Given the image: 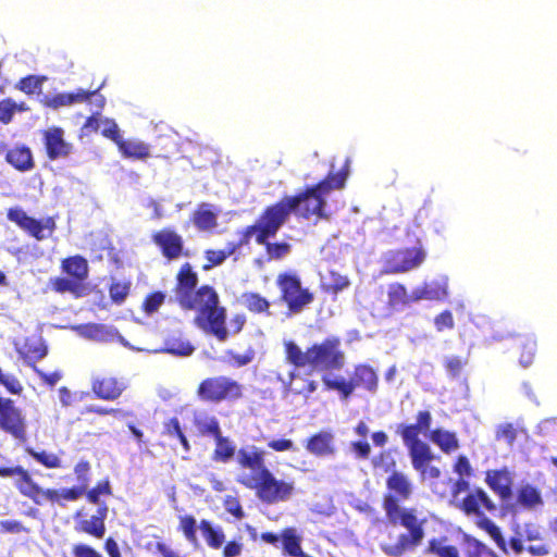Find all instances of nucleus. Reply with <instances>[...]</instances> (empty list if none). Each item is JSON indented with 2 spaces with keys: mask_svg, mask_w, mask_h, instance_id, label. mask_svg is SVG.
<instances>
[{
  "mask_svg": "<svg viewBox=\"0 0 557 557\" xmlns=\"http://www.w3.org/2000/svg\"><path fill=\"white\" fill-rule=\"evenodd\" d=\"M199 528L210 547L218 549L225 542V535L220 527H213L209 521L202 520Z\"/></svg>",
  "mask_w": 557,
  "mask_h": 557,
  "instance_id": "473e14b6",
  "label": "nucleus"
},
{
  "mask_svg": "<svg viewBox=\"0 0 557 557\" xmlns=\"http://www.w3.org/2000/svg\"><path fill=\"white\" fill-rule=\"evenodd\" d=\"M18 352L26 359H40L46 356L47 350L42 347L41 343L38 341L35 343L34 350L29 349H18Z\"/></svg>",
  "mask_w": 557,
  "mask_h": 557,
  "instance_id": "bf43d9fd",
  "label": "nucleus"
},
{
  "mask_svg": "<svg viewBox=\"0 0 557 557\" xmlns=\"http://www.w3.org/2000/svg\"><path fill=\"white\" fill-rule=\"evenodd\" d=\"M218 212L208 203H202L195 211L193 222L200 231H210L216 226Z\"/></svg>",
  "mask_w": 557,
  "mask_h": 557,
  "instance_id": "5701e85b",
  "label": "nucleus"
},
{
  "mask_svg": "<svg viewBox=\"0 0 557 557\" xmlns=\"http://www.w3.org/2000/svg\"><path fill=\"white\" fill-rule=\"evenodd\" d=\"M100 131L103 136L112 139L115 144L122 138L117 124L113 120L102 119L100 120Z\"/></svg>",
  "mask_w": 557,
  "mask_h": 557,
  "instance_id": "79ce46f5",
  "label": "nucleus"
},
{
  "mask_svg": "<svg viewBox=\"0 0 557 557\" xmlns=\"http://www.w3.org/2000/svg\"><path fill=\"white\" fill-rule=\"evenodd\" d=\"M129 286L126 283H113L110 287V296L116 301L121 302L124 300L126 295L128 294Z\"/></svg>",
  "mask_w": 557,
  "mask_h": 557,
  "instance_id": "864d4df0",
  "label": "nucleus"
},
{
  "mask_svg": "<svg viewBox=\"0 0 557 557\" xmlns=\"http://www.w3.org/2000/svg\"><path fill=\"white\" fill-rule=\"evenodd\" d=\"M164 350L173 356L187 357L190 356L195 349L187 341L173 339L166 343Z\"/></svg>",
  "mask_w": 557,
  "mask_h": 557,
  "instance_id": "58836bf2",
  "label": "nucleus"
},
{
  "mask_svg": "<svg viewBox=\"0 0 557 557\" xmlns=\"http://www.w3.org/2000/svg\"><path fill=\"white\" fill-rule=\"evenodd\" d=\"M267 250L272 259H281L289 252L288 244H268Z\"/></svg>",
  "mask_w": 557,
  "mask_h": 557,
  "instance_id": "6e6d98bb",
  "label": "nucleus"
},
{
  "mask_svg": "<svg viewBox=\"0 0 557 557\" xmlns=\"http://www.w3.org/2000/svg\"><path fill=\"white\" fill-rule=\"evenodd\" d=\"M397 432L401 435L405 445L409 448L412 466L418 469V425L400 424Z\"/></svg>",
  "mask_w": 557,
  "mask_h": 557,
  "instance_id": "b1692460",
  "label": "nucleus"
},
{
  "mask_svg": "<svg viewBox=\"0 0 557 557\" xmlns=\"http://www.w3.org/2000/svg\"><path fill=\"white\" fill-rule=\"evenodd\" d=\"M434 323L436 330L440 332L444 330H450L455 325L453 314L449 310H445L441 312L438 315H436L434 319Z\"/></svg>",
  "mask_w": 557,
  "mask_h": 557,
  "instance_id": "603ef678",
  "label": "nucleus"
},
{
  "mask_svg": "<svg viewBox=\"0 0 557 557\" xmlns=\"http://www.w3.org/2000/svg\"><path fill=\"white\" fill-rule=\"evenodd\" d=\"M387 485L391 490L395 491L396 493L404 497H406L410 493V485L407 479L399 473H394L388 479Z\"/></svg>",
  "mask_w": 557,
  "mask_h": 557,
  "instance_id": "a19ab883",
  "label": "nucleus"
},
{
  "mask_svg": "<svg viewBox=\"0 0 557 557\" xmlns=\"http://www.w3.org/2000/svg\"><path fill=\"white\" fill-rule=\"evenodd\" d=\"M343 185L344 178L336 175L308 190L305 195L284 198L281 202L268 208L255 225L247 227L246 237L256 234V242L265 244L269 237L276 234L293 210L307 218L311 215L323 216L325 196L332 188H342Z\"/></svg>",
  "mask_w": 557,
  "mask_h": 557,
  "instance_id": "f257e3e1",
  "label": "nucleus"
},
{
  "mask_svg": "<svg viewBox=\"0 0 557 557\" xmlns=\"http://www.w3.org/2000/svg\"><path fill=\"white\" fill-rule=\"evenodd\" d=\"M181 528L184 532V535L186 539L191 542L196 543V520L191 516H185L181 518Z\"/></svg>",
  "mask_w": 557,
  "mask_h": 557,
  "instance_id": "de8ad7c7",
  "label": "nucleus"
},
{
  "mask_svg": "<svg viewBox=\"0 0 557 557\" xmlns=\"http://www.w3.org/2000/svg\"><path fill=\"white\" fill-rule=\"evenodd\" d=\"M483 525H484L485 530L488 532V534L496 542L498 547L502 548L503 550H506V542L502 535L499 528L488 519H485L483 521Z\"/></svg>",
  "mask_w": 557,
  "mask_h": 557,
  "instance_id": "3c124183",
  "label": "nucleus"
},
{
  "mask_svg": "<svg viewBox=\"0 0 557 557\" xmlns=\"http://www.w3.org/2000/svg\"><path fill=\"white\" fill-rule=\"evenodd\" d=\"M237 462L250 473L249 476H260L262 471H267L264 466V453L256 446L240 448L236 455Z\"/></svg>",
  "mask_w": 557,
  "mask_h": 557,
  "instance_id": "ddd939ff",
  "label": "nucleus"
},
{
  "mask_svg": "<svg viewBox=\"0 0 557 557\" xmlns=\"http://www.w3.org/2000/svg\"><path fill=\"white\" fill-rule=\"evenodd\" d=\"M30 498L38 505H41L45 502H59V491L42 490L38 486Z\"/></svg>",
  "mask_w": 557,
  "mask_h": 557,
  "instance_id": "37998d69",
  "label": "nucleus"
},
{
  "mask_svg": "<svg viewBox=\"0 0 557 557\" xmlns=\"http://www.w3.org/2000/svg\"><path fill=\"white\" fill-rule=\"evenodd\" d=\"M517 428L512 423H502L495 429V438L512 445L517 438Z\"/></svg>",
  "mask_w": 557,
  "mask_h": 557,
  "instance_id": "ea45409f",
  "label": "nucleus"
},
{
  "mask_svg": "<svg viewBox=\"0 0 557 557\" xmlns=\"http://www.w3.org/2000/svg\"><path fill=\"white\" fill-rule=\"evenodd\" d=\"M246 234L247 230L244 232L243 238L238 243H228L222 250H208L206 252V258L209 263L205 264L203 268L210 269L214 265L221 264L228 256L235 252L237 247L248 244L251 237L256 238V234L250 235L248 238L246 237Z\"/></svg>",
  "mask_w": 557,
  "mask_h": 557,
  "instance_id": "6ab92c4d",
  "label": "nucleus"
},
{
  "mask_svg": "<svg viewBox=\"0 0 557 557\" xmlns=\"http://www.w3.org/2000/svg\"><path fill=\"white\" fill-rule=\"evenodd\" d=\"M384 508L389 520L393 523H400L410 531L413 542L418 540V523L413 511L401 509L394 497L387 496L384 502Z\"/></svg>",
  "mask_w": 557,
  "mask_h": 557,
  "instance_id": "9b49d317",
  "label": "nucleus"
},
{
  "mask_svg": "<svg viewBox=\"0 0 557 557\" xmlns=\"http://www.w3.org/2000/svg\"><path fill=\"white\" fill-rule=\"evenodd\" d=\"M194 424L201 435L215 437L221 433L218 419L203 410L194 413Z\"/></svg>",
  "mask_w": 557,
  "mask_h": 557,
  "instance_id": "4be33fe9",
  "label": "nucleus"
},
{
  "mask_svg": "<svg viewBox=\"0 0 557 557\" xmlns=\"http://www.w3.org/2000/svg\"><path fill=\"white\" fill-rule=\"evenodd\" d=\"M16 109L23 110L24 108L17 107L15 102L11 99H5L0 102V121L3 123H9L12 119L13 113Z\"/></svg>",
  "mask_w": 557,
  "mask_h": 557,
  "instance_id": "09e8293b",
  "label": "nucleus"
},
{
  "mask_svg": "<svg viewBox=\"0 0 557 557\" xmlns=\"http://www.w3.org/2000/svg\"><path fill=\"white\" fill-rule=\"evenodd\" d=\"M125 385L119 382L114 377H103L94 382L92 389L98 397L103 399H115L117 398Z\"/></svg>",
  "mask_w": 557,
  "mask_h": 557,
  "instance_id": "412c9836",
  "label": "nucleus"
},
{
  "mask_svg": "<svg viewBox=\"0 0 557 557\" xmlns=\"http://www.w3.org/2000/svg\"><path fill=\"white\" fill-rule=\"evenodd\" d=\"M466 364V360L460 357H450L446 360L445 367L453 375H458Z\"/></svg>",
  "mask_w": 557,
  "mask_h": 557,
  "instance_id": "e2e57ef3",
  "label": "nucleus"
},
{
  "mask_svg": "<svg viewBox=\"0 0 557 557\" xmlns=\"http://www.w3.org/2000/svg\"><path fill=\"white\" fill-rule=\"evenodd\" d=\"M447 295V278L444 276L425 280L420 288V299L443 300Z\"/></svg>",
  "mask_w": 557,
  "mask_h": 557,
  "instance_id": "aec40b11",
  "label": "nucleus"
},
{
  "mask_svg": "<svg viewBox=\"0 0 557 557\" xmlns=\"http://www.w3.org/2000/svg\"><path fill=\"white\" fill-rule=\"evenodd\" d=\"M268 446L272 448L275 451H290V450H297L295 444L290 440H272L268 443Z\"/></svg>",
  "mask_w": 557,
  "mask_h": 557,
  "instance_id": "052dcab7",
  "label": "nucleus"
},
{
  "mask_svg": "<svg viewBox=\"0 0 557 557\" xmlns=\"http://www.w3.org/2000/svg\"><path fill=\"white\" fill-rule=\"evenodd\" d=\"M544 506L542 491L529 483H521L507 503L504 511L512 516L521 511H535Z\"/></svg>",
  "mask_w": 557,
  "mask_h": 557,
  "instance_id": "39448f33",
  "label": "nucleus"
},
{
  "mask_svg": "<svg viewBox=\"0 0 557 557\" xmlns=\"http://www.w3.org/2000/svg\"><path fill=\"white\" fill-rule=\"evenodd\" d=\"M7 161L21 171L32 168V153L27 148H14L7 153Z\"/></svg>",
  "mask_w": 557,
  "mask_h": 557,
  "instance_id": "f704fd0d",
  "label": "nucleus"
},
{
  "mask_svg": "<svg viewBox=\"0 0 557 557\" xmlns=\"http://www.w3.org/2000/svg\"><path fill=\"white\" fill-rule=\"evenodd\" d=\"M277 285L282 292L283 300L292 312H299L312 301V295L301 287L299 278L289 273L277 276Z\"/></svg>",
  "mask_w": 557,
  "mask_h": 557,
  "instance_id": "423d86ee",
  "label": "nucleus"
},
{
  "mask_svg": "<svg viewBox=\"0 0 557 557\" xmlns=\"http://www.w3.org/2000/svg\"><path fill=\"white\" fill-rule=\"evenodd\" d=\"M389 304L397 308L406 302V289L401 285H391L388 290Z\"/></svg>",
  "mask_w": 557,
  "mask_h": 557,
  "instance_id": "49530a36",
  "label": "nucleus"
},
{
  "mask_svg": "<svg viewBox=\"0 0 557 557\" xmlns=\"http://www.w3.org/2000/svg\"><path fill=\"white\" fill-rule=\"evenodd\" d=\"M8 219L39 240L47 238L54 228V221L52 219L48 218L42 222L37 221L28 216L21 208L10 209Z\"/></svg>",
  "mask_w": 557,
  "mask_h": 557,
  "instance_id": "6e6552de",
  "label": "nucleus"
},
{
  "mask_svg": "<svg viewBox=\"0 0 557 557\" xmlns=\"http://www.w3.org/2000/svg\"><path fill=\"white\" fill-rule=\"evenodd\" d=\"M454 471L460 476H470L472 474V467L469 459L463 455L458 456L454 465Z\"/></svg>",
  "mask_w": 557,
  "mask_h": 557,
  "instance_id": "5fc2aeb1",
  "label": "nucleus"
},
{
  "mask_svg": "<svg viewBox=\"0 0 557 557\" xmlns=\"http://www.w3.org/2000/svg\"><path fill=\"white\" fill-rule=\"evenodd\" d=\"M79 336L96 341V342H111L117 338L124 346L128 343L116 332L112 326L103 324H83L72 327Z\"/></svg>",
  "mask_w": 557,
  "mask_h": 557,
  "instance_id": "f8f14e48",
  "label": "nucleus"
},
{
  "mask_svg": "<svg viewBox=\"0 0 557 557\" xmlns=\"http://www.w3.org/2000/svg\"><path fill=\"white\" fill-rule=\"evenodd\" d=\"M430 438L446 454L451 453L459 447L456 435L448 431L434 430L431 432Z\"/></svg>",
  "mask_w": 557,
  "mask_h": 557,
  "instance_id": "2f4dec72",
  "label": "nucleus"
},
{
  "mask_svg": "<svg viewBox=\"0 0 557 557\" xmlns=\"http://www.w3.org/2000/svg\"><path fill=\"white\" fill-rule=\"evenodd\" d=\"M110 494V485L108 482L99 483L95 488L87 493V498L92 504L99 503L100 495Z\"/></svg>",
  "mask_w": 557,
  "mask_h": 557,
  "instance_id": "13d9d810",
  "label": "nucleus"
},
{
  "mask_svg": "<svg viewBox=\"0 0 557 557\" xmlns=\"http://www.w3.org/2000/svg\"><path fill=\"white\" fill-rule=\"evenodd\" d=\"M238 301L243 307L255 313L268 312L270 302L258 293L247 292L240 295Z\"/></svg>",
  "mask_w": 557,
  "mask_h": 557,
  "instance_id": "c756f323",
  "label": "nucleus"
},
{
  "mask_svg": "<svg viewBox=\"0 0 557 557\" xmlns=\"http://www.w3.org/2000/svg\"><path fill=\"white\" fill-rule=\"evenodd\" d=\"M215 448L212 455V459L218 462H227L235 455L236 446L228 438L222 435V433L218 434L215 437Z\"/></svg>",
  "mask_w": 557,
  "mask_h": 557,
  "instance_id": "c85d7f7f",
  "label": "nucleus"
},
{
  "mask_svg": "<svg viewBox=\"0 0 557 557\" xmlns=\"http://www.w3.org/2000/svg\"><path fill=\"white\" fill-rule=\"evenodd\" d=\"M75 557H102L98 552L85 544H77L73 547Z\"/></svg>",
  "mask_w": 557,
  "mask_h": 557,
  "instance_id": "0e129e2a",
  "label": "nucleus"
},
{
  "mask_svg": "<svg viewBox=\"0 0 557 557\" xmlns=\"http://www.w3.org/2000/svg\"><path fill=\"white\" fill-rule=\"evenodd\" d=\"M517 346L520 350L519 362L522 367H529L533 363L536 352V342L529 335H518L516 337Z\"/></svg>",
  "mask_w": 557,
  "mask_h": 557,
  "instance_id": "393cba45",
  "label": "nucleus"
},
{
  "mask_svg": "<svg viewBox=\"0 0 557 557\" xmlns=\"http://www.w3.org/2000/svg\"><path fill=\"white\" fill-rule=\"evenodd\" d=\"M429 447L426 444L420 442V473L423 480L426 479H437L441 475V471L438 468L424 465V460L429 459Z\"/></svg>",
  "mask_w": 557,
  "mask_h": 557,
  "instance_id": "4c0bfd02",
  "label": "nucleus"
},
{
  "mask_svg": "<svg viewBox=\"0 0 557 557\" xmlns=\"http://www.w3.org/2000/svg\"><path fill=\"white\" fill-rule=\"evenodd\" d=\"M285 354L288 362L297 368L312 367L317 370L329 371L342 369L345 363V355L341 350L338 338H326L320 344L302 351L294 342H285Z\"/></svg>",
  "mask_w": 557,
  "mask_h": 557,
  "instance_id": "7ed1b4c3",
  "label": "nucleus"
},
{
  "mask_svg": "<svg viewBox=\"0 0 557 557\" xmlns=\"http://www.w3.org/2000/svg\"><path fill=\"white\" fill-rule=\"evenodd\" d=\"M116 145L125 158L144 159L149 156V147L144 141L136 139L124 140L121 138Z\"/></svg>",
  "mask_w": 557,
  "mask_h": 557,
  "instance_id": "bb28decb",
  "label": "nucleus"
},
{
  "mask_svg": "<svg viewBox=\"0 0 557 557\" xmlns=\"http://www.w3.org/2000/svg\"><path fill=\"white\" fill-rule=\"evenodd\" d=\"M33 456L38 462L42 463L47 468H60L61 467V461L55 454L40 451V453H34Z\"/></svg>",
  "mask_w": 557,
  "mask_h": 557,
  "instance_id": "8fccbe9b",
  "label": "nucleus"
},
{
  "mask_svg": "<svg viewBox=\"0 0 557 557\" xmlns=\"http://www.w3.org/2000/svg\"><path fill=\"white\" fill-rule=\"evenodd\" d=\"M468 557H498V555L482 542L474 540Z\"/></svg>",
  "mask_w": 557,
  "mask_h": 557,
  "instance_id": "a18cd8bd",
  "label": "nucleus"
},
{
  "mask_svg": "<svg viewBox=\"0 0 557 557\" xmlns=\"http://www.w3.org/2000/svg\"><path fill=\"white\" fill-rule=\"evenodd\" d=\"M45 144L50 159L66 157L71 151V145L63 138V129L51 127L45 132Z\"/></svg>",
  "mask_w": 557,
  "mask_h": 557,
  "instance_id": "dca6fc26",
  "label": "nucleus"
},
{
  "mask_svg": "<svg viewBox=\"0 0 557 557\" xmlns=\"http://www.w3.org/2000/svg\"><path fill=\"white\" fill-rule=\"evenodd\" d=\"M322 381L326 388L338 391L344 399L348 398L355 389L352 381H347L344 376L335 375L331 372H326Z\"/></svg>",
  "mask_w": 557,
  "mask_h": 557,
  "instance_id": "cd10ccee",
  "label": "nucleus"
},
{
  "mask_svg": "<svg viewBox=\"0 0 557 557\" xmlns=\"http://www.w3.org/2000/svg\"><path fill=\"white\" fill-rule=\"evenodd\" d=\"M237 481L249 488H256L258 497L269 504L285 502L294 492V484L277 480L269 470L260 476H249L240 473Z\"/></svg>",
  "mask_w": 557,
  "mask_h": 557,
  "instance_id": "20e7f679",
  "label": "nucleus"
},
{
  "mask_svg": "<svg viewBox=\"0 0 557 557\" xmlns=\"http://www.w3.org/2000/svg\"><path fill=\"white\" fill-rule=\"evenodd\" d=\"M39 86H40L39 79L36 77H32V76L22 79L20 83L21 90H23L27 94L35 92L39 88Z\"/></svg>",
  "mask_w": 557,
  "mask_h": 557,
  "instance_id": "774afa93",
  "label": "nucleus"
},
{
  "mask_svg": "<svg viewBox=\"0 0 557 557\" xmlns=\"http://www.w3.org/2000/svg\"><path fill=\"white\" fill-rule=\"evenodd\" d=\"M15 474H18L22 478L18 483V488H20L21 493L24 494L25 496L32 497L33 494L35 493L36 488L38 487V485H36L29 479L27 473L22 468H20V467L3 468V469L0 468L1 476H11V475H15Z\"/></svg>",
  "mask_w": 557,
  "mask_h": 557,
  "instance_id": "7c9ffc66",
  "label": "nucleus"
},
{
  "mask_svg": "<svg viewBox=\"0 0 557 557\" xmlns=\"http://www.w3.org/2000/svg\"><path fill=\"white\" fill-rule=\"evenodd\" d=\"M225 509L238 519L244 517V511L239 502L236 498L230 497L225 500Z\"/></svg>",
  "mask_w": 557,
  "mask_h": 557,
  "instance_id": "338daca9",
  "label": "nucleus"
},
{
  "mask_svg": "<svg viewBox=\"0 0 557 557\" xmlns=\"http://www.w3.org/2000/svg\"><path fill=\"white\" fill-rule=\"evenodd\" d=\"M58 491H59V502H60L61 499L76 500L85 493L86 490H85V485H82V486L75 487V488H62V490H58Z\"/></svg>",
  "mask_w": 557,
  "mask_h": 557,
  "instance_id": "680f3d73",
  "label": "nucleus"
},
{
  "mask_svg": "<svg viewBox=\"0 0 557 557\" xmlns=\"http://www.w3.org/2000/svg\"><path fill=\"white\" fill-rule=\"evenodd\" d=\"M164 428H165L166 434H169L170 436H176L181 441L184 448L186 450L189 449L188 441L185 437V435L183 434L177 419H175V418L171 419L168 423H165Z\"/></svg>",
  "mask_w": 557,
  "mask_h": 557,
  "instance_id": "c03bdc74",
  "label": "nucleus"
},
{
  "mask_svg": "<svg viewBox=\"0 0 557 557\" xmlns=\"http://www.w3.org/2000/svg\"><path fill=\"white\" fill-rule=\"evenodd\" d=\"M89 97H92L95 99V102L99 108L103 106V99L102 97L96 95V92H88L83 89H78L76 92L72 94H57L51 97L45 98V104L52 109H58L65 106H71L73 103L84 102Z\"/></svg>",
  "mask_w": 557,
  "mask_h": 557,
  "instance_id": "4468645a",
  "label": "nucleus"
},
{
  "mask_svg": "<svg viewBox=\"0 0 557 557\" xmlns=\"http://www.w3.org/2000/svg\"><path fill=\"white\" fill-rule=\"evenodd\" d=\"M485 481L488 487L498 496L504 510L513 493V478L511 472L506 468L490 470L486 472Z\"/></svg>",
  "mask_w": 557,
  "mask_h": 557,
  "instance_id": "9d476101",
  "label": "nucleus"
},
{
  "mask_svg": "<svg viewBox=\"0 0 557 557\" xmlns=\"http://www.w3.org/2000/svg\"><path fill=\"white\" fill-rule=\"evenodd\" d=\"M306 448L317 457L331 456L335 453L334 435L331 432H320L308 440Z\"/></svg>",
  "mask_w": 557,
  "mask_h": 557,
  "instance_id": "a211bd4d",
  "label": "nucleus"
},
{
  "mask_svg": "<svg viewBox=\"0 0 557 557\" xmlns=\"http://www.w3.org/2000/svg\"><path fill=\"white\" fill-rule=\"evenodd\" d=\"M198 395L203 400L220 401L226 398H236L240 395V386L228 377L219 376L205 380Z\"/></svg>",
  "mask_w": 557,
  "mask_h": 557,
  "instance_id": "0eeeda50",
  "label": "nucleus"
},
{
  "mask_svg": "<svg viewBox=\"0 0 557 557\" xmlns=\"http://www.w3.org/2000/svg\"><path fill=\"white\" fill-rule=\"evenodd\" d=\"M460 507L467 515H481V508L487 511H494L496 509L495 504L481 488L468 494L463 498Z\"/></svg>",
  "mask_w": 557,
  "mask_h": 557,
  "instance_id": "f3484780",
  "label": "nucleus"
},
{
  "mask_svg": "<svg viewBox=\"0 0 557 557\" xmlns=\"http://www.w3.org/2000/svg\"><path fill=\"white\" fill-rule=\"evenodd\" d=\"M154 243L169 259L178 258L183 250L182 237L171 230H162L153 235Z\"/></svg>",
  "mask_w": 557,
  "mask_h": 557,
  "instance_id": "2eb2a0df",
  "label": "nucleus"
},
{
  "mask_svg": "<svg viewBox=\"0 0 557 557\" xmlns=\"http://www.w3.org/2000/svg\"><path fill=\"white\" fill-rule=\"evenodd\" d=\"M62 268L67 274L76 277L79 281L87 277V261L82 257L75 256L65 259L62 263Z\"/></svg>",
  "mask_w": 557,
  "mask_h": 557,
  "instance_id": "c9c22d12",
  "label": "nucleus"
},
{
  "mask_svg": "<svg viewBox=\"0 0 557 557\" xmlns=\"http://www.w3.org/2000/svg\"><path fill=\"white\" fill-rule=\"evenodd\" d=\"M351 381L355 383V388L357 386H363L369 391H375L377 376L371 368L367 366H359L356 368L355 379Z\"/></svg>",
  "mask_w": 557,
  "mask_h": 557,
  "instance_id": "72a5a7b5",
  "label": "nucleus"
},
{
  "mask_svg": "<svg viewBox=\"0 0 557 557\" xmlns=\"http://www.w3.org/2000/svg\"><path fill=\"white\" fill-rule=\"evenodd\" d=\"M197 275L188 263L184 264L177 275L176 300L185 308L195 310V324L207 333H212L220 341L227 337L225 327V309L219 306V296L209 286L194 290Z\"/></svg>",
  "mask_w": 557,
  "mask_h": 557,
  "instance_id": "f03ea898",
  "label": "nucleus"
},
{
  "mask_svg": "<svg viewBox=\"0 0 557 557\" xmlns=\"http://www.w3.org/2000/svg\"><path fill=\"white\" fill-rule=\"evenodd\" d=\"M164 301V295L162 293H154L152 294L146 301H145V311L149 314L156 312L159 307Z\"/></svg>",
  "mask_w": 557,
  "mask_h": 557,
  "instance_id": "4d7b16f0",
  "label": "nucleus"
},
{
  "mask_svg": "<svg viewBox=\"0 0 557 557\" xmlns=\"http://www.w3.org/2000/svg\"><path fill=\"white\" fill-rule=\"evenodd\" d=\"M446 537L432 539L429 542L426 553L436 555L437 557H460L459 550L454 545H445Z\"/></svg>",
  "mask_w": 557,
  "mask_h": 557,
  "instance_id": "e433bc0d",
  "label": "nucleus"
},
{
  "mask_svg": "<svg viewBox=\"0 0 557 557\" xmlns=\"http://www.w3.org/2000/svg\"><path fill=\"white\" fill-rule=\"evenodd\" d=\"M107 511V507L99 508L97 516H91L89 519H85L79 522V530L101 539L106 532L103 519Z\"/></svg>",
  "mask_w": 557,
  "mask_h": 557,
  "instance_id": "a878e982",
  "label": "nucleus"
},
{
  "mask_svg": "<svg viewBox=\"0 0 557 557\" xmlns=\"http://www.w3.org/2000/svg\"><path fill=\"white\" fill-rule=\"evenodd\" d=\"M0 429L10 433L17 440L25 437V422L20 409L13 401L8 398L0 397Z\"/></svg>",
  "mask_w": 557,
  "mask_h": 557,
  "instance_id": "1a4fd4ad",
  "label": "nucleus"
},
{
  "mask_svg": "<svg viewBox=\"0 0 557 557\" xmlns=\"http://www.w3.org/2000/svg\"><path fill=\"white\" fill-rule=\"evenodd\" d=\"M53 287L57 292L64 293V292H71L74 293L77 288V285L75 282L69 278H57L53 282Z\"/></svg>",
  "mask_w": 557,
  "mask_h": 557,
  "instance_id": "69168bd1",
  "label": "nucleus"
}]
</instances>
